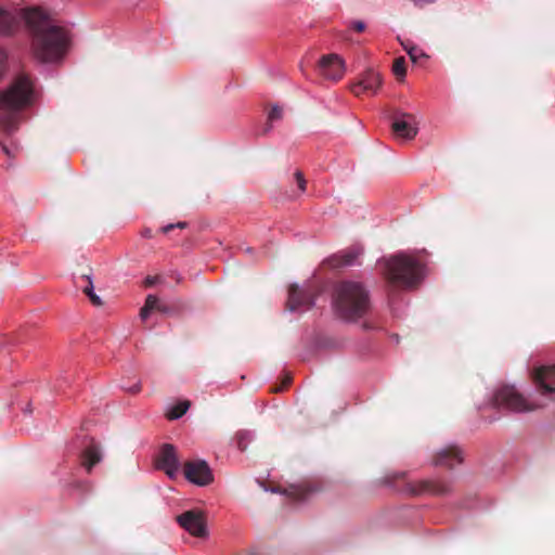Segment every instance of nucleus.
<instances>
[{
    "mask_svg": "<svg viewBox=\"0 0 555 555\" xmlns=\"http://www.w3.org/2000/svg\"><path fill=\"white\" fill-rule=\"evenodd\" d=\"M22 23L30 35V53L41 63L62 59L69 49L68 33L51 23L49 13L39 5H28L14 10L0 5V35L13 36Z\"/></svg>",
    "mask_w": 555,
    "mask_h": 555,
    "instance_id": "obj_1",
    "label": "nucleus"
},
{
    "mask_svg": "<svg viewBox=\"0 0 555 555\" xmlns=\"http://www.w3.org/2000/svg\"><path fill=\"white\" fill-rule=\"evenodd\" d=\"M334 307L340 318L352 321L367 312L370 302L361 284L345 282L336 291Z\"/></svg>",
    "mask_w": 555,
    "mask_h": 555,
    "instance_id": "obj_2",
    "label": "nucleus"
},
{
    "mask_svg": "<svg viewBox=\"0 0 555 555\" xmlns=\"http://www.w3.org/2000/svg\"><path fill=\"white\" fill-rule=\"evenodd\" d=\"M35 99L31 78L26 74L17 75L12 83L0 91V113L12 115L30 105Z\"/></svg>",
    "mask_w": 555,
    "mask_h": 555,
    "instance_id": "obj_3",
    "label": "nucleus"
},
{
    "mask_svg": "<svg viewBox=\"0 0 555 555\" xmlns=\"http://www.w3.org/2000/svg\"><path fill=\"white\" fill-rule=\"evenodd\" d=\"M385 273L391 282L405 286L416 283L423 273L420 262L411 255L399 254L384 261Z\"/></svg>",
    "mask_w": 555,
    "mask_h": 555,
    "instance_id": "obj_4",
    "label": "nucleus"
},
{
    "mask_svg": "<svg viewBox=\"0 0 555 555\" xmlns=\"http://www.w3.org/2000/svg\"><path fill=\"white\" fill-rule=\"evenodd\" d=\"M495 404L514 412H527L540 408L542 404L527 401L514 386L500 388L494 396Z\"/></svg>",
    "mask_w": 555,
    "mask_h": 555,
    "instance_id": "obj_5",
    "label": "nucleus"
},
{
    "mask_svg": "<svg viewBox=\"0 0 555 555\" xmlns=\"http://www.w3.org/2000/svg\"><path fill=\"white\" fill-rule=\"evenodd\" d=\"M177 520L191 535L203 539L208 537L207 519L202 511L184 512L177 517Z\"/></svg>",
    "mask_w": 555,
    "mask_h": 555,
    "instance_id": "obj_6",
    "label": "nucleus"
},
{
    "mask_svg": "<svg viewBox=\"0 0 555 555\" xmlns=\"http://www.w3.org/2000/svg\"><path fill=\"white\" fill-rule=\"evenodd\" d=\"M185 478L197 486H207L214 480L211 469L204 461L186 463L184 466Z\"/></svg>",
    "mask_w": 555,
    "mask_h": 555,
    "instance_id": "obj_7",
    "label": "nucleus"
},
{
    "mask_svg": "<svg viewBox=\"0 0 555 555\" xmlns=\"http://www.w3.org/2000/svg\"><path fill=\"white\" fill-rule=\"evenodd\" d=\"M319 70L324 78L338 80L345 75V62L338 54L324 55L319 61Z\"/></svg>",
    "mask_w": 555,
    "mask_h": 555,
    "instance_id": "obj_8",
    "label": "nucleus"
},
{
    "mask_svg": "<svg viewBox=\"0 0 555 555\" xmlns=\"http://www.w3.org/2000/svg\"><path fill=\"white\" fill-rule=\"evenodd\" d=\"M392 131L398 139L410 140L417 133L415 119L411 115L398 117L392 122Z\"/></svg>",
    "mask_w": 555,
    "mask_h": 555,
    "instance_id": "obj_9",
    "label": "nucleus"
},
{
    "mask_svg": "<svg viewBox=\"0 0 555 555\" xmlns=\"http://www.w3.org/2000/svg\"><path fill=\"white\" fill-rule=\"evenodd\" d=\"M534 379L543 395L555 393V365H544L535 369Z\"/></svg>",
    "mask_w": 555,
    "mask_h": 555,
    "instance_id": "obj_10",
    "label": "nucleus"
},
{
    "mask_svg": "<svg viewBox=\"0 0 555 555\" xmlns=\"http://www.w3.org/2000/svg\"><path fill=\"white\" fill-rule=\"evenodd\" d=\"M382 86V77L379 73L374 70L365 72L359 83L354 87L353 92L357 95L361 93L375 94Z\"/></svg>",
    "mask_w": 555,
    "mask_h": 555,
    "instance_id": "obj_11",
    "label": "nucleus"
},
{
    "mask_svg": "<svg viewBox=\"0 0 555 555\" xmlns=\"http://www.w3.org/2000/svg\"><path fill=\"white\" fill-rule=\"evenodd\" d=\"M159 467L170 477L175 478L179 472V461L176 455V451L171 446H165L162 449L159 459Z\"/></svg>",
    "mask_w": 555,
    "mask_h": 555,
    "instance_id": "obj_12",
    "label": "nucleus"
},
{
    "mask_svg": "<svg viewBox=\"0 0 555 555\" xmlns=\"http://www.w3.org/2000/svg\"><path fill=\"white\" fill-rule=\"evenodd\" d=\"M153 311L166 312L167 309H166L165 306H163L159 302V300H158V298L156 296L149 295L146 297L144 306L142 307V309L140 311L141 319L143 321H145Z\"/></svg>",
    "mask_w": 555,
    "mask_h": 555,
    "instance_id": "obj_13",
    "label": "nucleus"
},
{
    "mask_svg": "<svg viewBox=\"0 0 555 555\" xmlns=\"http://www.w3.org/2000/svg\"><path fill=\"white\" fill-rule=\"evenodd\" d=\"M462 461L461 453L454 447L443 449L438 454V463L448 464L450 466L460 463Z\"/></svg>",
    "mask_w": 555,
    "mask_h": 555,
    "instance_id": "obj_14",
    "label": "nucleus"
},
{
    "mask_svg": "<svg viewBox=\"0 0 555 555\" xmlns=\"http://www.w3.org/2000/svg\"><path fill=\"white\" fill-rule=\"evenodd\" d=\"M100 460V452L95 446L88 447L82 454V465L88 470H90Z\"/></svg>",
    "mask_w": 555,
    "mask_h": 555,
    "instance_id": "obj_15",
    "label": "nucleus"
},
{
    "mask_svg": "<svg viewBox=\"0 0 555 555\" xmlns=\"http://www.w3.org/2000/svg\"><path fill=\"white\" fill-rule=\"evenodd\" d=\"M81 280L86 282L83 293L90 298L94 306H102L101 298L94 293L92 280L89 275H82Z\"/></svg>",
    "mask_w": 555,
    "mask_h": 555,
    "instance_id": "obj_16",
    "label": "nucleus"
},
{
    "mask_svg": "<svg viewBox=\"0 0 555 555\" xmlns=\"http://www.w3.org/2000/svg\"><path fill=\"white\" fill-rule=\"evenodd\" d=\"M403 48L413 63H422L423 60L428 57V55L416 46L403 44Z\"/></svg>",
    "mask_w": 555,
    "mask_h": 555,
    "instance_id": "obj_17",
    "label": "nucleus"
},
{
    "mask_svg": "<svg viewBox=\"0 0 555 555\" xmlns=\"http://www.w3.org/2000/svg\"><path fill=\"white\" fill-rule=\"evenodd\" d=\"M190 408V402L188 400L181 401L178 404L173 405L167 413V416L170 420H177L181 417Z\"/></svg>",
    "mask_w": 555,
    "mask_h": 555,
    "instance_id": "obj_18",
    "label": "nucleus"
},
{
    "mask_svg": "<svg viewBox=\"0 0 555 555\" xmlns=\"http://www.w3.org/2000/svg\"><path fill=\"white\" fill-rule=\"evenodd\" d=\"M392 73L395 74V76L398 79H400V80L404 79V77L406 75V66H405V60L403 56L397 57L393 61Z\"/></svg>",
    "mask_w": 555,
    "mask_h": 555,
    "instance_id": "obj_19",
    "label": "nucleus"
},
{
    "mask_svg": "<svg viewBox=\"0 0 555 555\" xmlns=\"http://www.w3.org/2000/svg\"><path fill=\"white\" fill-rule=\"evenodd\" d=\"M360 254L361 250L359 248H356L352 250H344L338 255V257L340 258V262L343 264H351Z\"/></svg>",
    "mask_w": 555,
    "mask_h": 555,
    "instance_id": "obj_20",
    "label": "nucleus"
},
{
    "mask_svg": "<svg viewBox=\"0 0 555 555\" xmlns=\"http://www.w3.org/2000/svg\"><path fill=\"white\" fill-rule=\"evenodd\" d=\"M298 294H299V289L297 287H293L289 292L288 304H289L291 310H295L298 307V305H297V295Z\"/></svg>",
    "mask_w": 555,
    "mask_h": 555,
    "instance_id": "obj_21",
    "label": "nucleus"
},
{
    "mask_svg": "<svg viewBox=\"0 0 555 555\" xmlns=\"http://www.w3.org/2000/svg\"><path fill=\"white\" fill-rule=\"evenodd\" d=\"M295 178L297 180V183H298V186H299L300 191L304 192L306 190V180H305L302 173L297 171L295 173Z\"/></svg>",
    "mask_w": 555,
    "mask_h": 555,
    "instance_id": "obj_22",
    "label": "nucleus"
},
{
    "mask_svg": "<svg viewBox=\"0 0 555 555\" xmlns=\"http://www.w3.org/2000/svg\"><path fill=\"white\" fill-rule=\"evenodd\" d=\"M281 117H282V111H281V108H280V107H278V106H273V107L271 108L270 113H269V118H270L271 120H273V119H279V118H281Z\"/></svg>",
    "mask_w": 555,
    "mask_h": 555,
    "instance_id": "obj_23",
    "label": "nucleus"
},
{
    "mask_svg": "<svg viewBox=\"0 0 555 555\" xmlns=\"http://www.w3.org/2000/svg\"><path fill=\"white\" fill-rule=\"evenodd\" d=\"M352 28L359 33L363 31L365 28V25L361 21H357L352 23Z\"/></svg>",
    "mask_w": 555,
    "mask_h": 555,
    "instance_id": "obj_24",
    "label": "nucleus"
},
{
    "mask_svg": "<svg viewBox=\"0 0 555 555\" xmlns=\"http://www.w3.org/2000/svg\"><path fill=\"white\" fill-rule=\"evenodd\" d=\"M184 225H185V223H183V222H179V223L176 224V227H178V228H184ZM173 228H175V224H168V225L163 228V232L167 233V232H169Z\"/></svg>",
    "mask_w": 555,
    "mask_h": 555,
    "instance_id": "obj_25",
    "label": "nucleus"
},
{
    "mask_svg": "<svg viewBox=\"0 0 555 555\" xmlns=\"http://www.w3.org/2000/svg\"><path fill=\"white\" fill-rule=\"evenodd\" d=\"M415 4L417 5H422V4H425V3H430V2H434L435 0H412Z\"/></svg>",
    "mask_w": 555,
    "mask_h": 555,
    "instance_id": "obj_26",
    "label": "nucleus"
},
{
    "mask_svg": "<svg viewBox=\"0 0 555 555\" xmlns=\"http://www.w3.org/2000/svg\"><path fill=\"white\" fill-rule=\"evenodd\" d=\"M0 124L3 126V128L5 130H10L11 126L9 125V122H7L5 120L0 119Z\"/></svg>",
    "mask_w": 555,
    "mask_h": 555,
    "instance_id": "obj_27",
    "label": "nucleus"
},
{
    "mask_svg": "<svg viewBox=\"0 0 555 555\" xmlns=\"http://www.w3.org/2000/svg\"><path fill=\"white\" fill-rule=\"evenodd\" d=\"M2 150L4 151L5 154L11 155V151H9L5 146H2Z\"/></svg>",
    "mask_w": 555,
    "mask_h": 555,
    "instance_id": "obj_28",
    "label": "nucleus"
},
{
    "mask_svg": "<svg viewBox=\"0 0 555 555\" xmlns=\"http://www.w3.org/2000/svg\"><path fill=\"white\" fill-rule=\"evenodd\" d=\"M144 235L150 236V235H151V232H150V231H146V232L144 233Z\"/></svg>",
    "mask_w": 555,
    "mask_h": 555,
    "instance_id": "obj_29",
    "label": "nucleus"
}]
</instances>
